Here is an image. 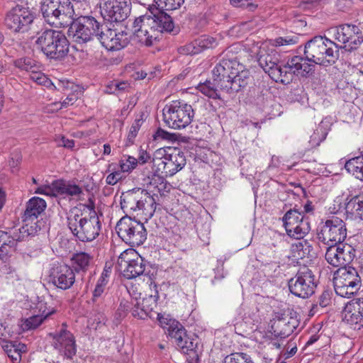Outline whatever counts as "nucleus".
<instances>
[{
    "label": "nucleus",
    "instance_id": "nucleus-32",
    "mask_svg": "<svg viewBox=\"0 0 363 363\" xmlns=\"http://www.w3.org/2000/svg\"><path fill=\"white\" fill-rule=\"evenodd\" d=\"M143 199V189H133L121 196V208L126 213L137 212L138 210L140 199Z\"/></svg>",
    "mask_w": 363,
    "mask_h": 363
},
{
    "label": "nucleus",
    "instance_id": "nucleus-50",
    "mask_svg": "<svg viewBox=\"0 0 363 363\" xmlns=\"http://www.w3.org/2000/svg\"><path fill=\"white\" fill-rule=\"evenodd\" d=\"M327 135V133L325 132L322 127L319 126L313 134L311 136L310 143L311 146H318L320 143L323 141Z\"/></svg>",
    "mask_w": 363,
    "mask_h": 363
},
{
    "label": "nucleus",
    "instance_id": "nucleus-20",
    "mask_svg": "<svg viewBox=\"0 0 363 363\" xmlns=\"http://www.w3.org/2000/svg\"><path fill=\"white\" fill-rule=\"evenodd\" d=\"M118 264L127 279L143 275L145 269L144 259L133 249L126 250L120 255Z\"/></svg>",
    "mask_w": 363,
    "mask_h": 363
},
{
    "label": "nucleus",
    "instance_id": "nucleus-12",
    "mask_svg": "<svg viewBox=\"0 0 363 363\" xmlns=\"http://www.w3.org/2000/svg\"><path fill=\"white\" fill-rule=\"evenodd\" d=\"M46 202L41 198L33 197L26 203L23 216V225L18 228L17 239H26L33 237L40 230L38 216L45 211Z\"/></svg>",
    "mask_w": 363,
    "mask_h": 363
},
{
    "label": "nucleus",
    "instance_id": "nucleus-6",
    "mask_svg": "<svg viewBox=\"0 0 363 363\" xmlns=\"http://www.w3.org/2000/svg\"><path fill=\"white\" fill-rule=\"evenodd\" d=\"M35 43L51 60H62L69 52V41L60 31L45 29L37 33Z\"/></svg>",
    "mask_w": 363,
    "mask_h": 363
},
{
    "label": "nucleus",
    "instance_id": "nucleus-10",
    "mask_svg": "<svg viewBox=\"0 0 363 363\" xmlns=\"http://www.w3.org/2000/svg\"><path fill=\"white\" fill-rule=\"evenodd\" d=\"M160 325L167 331L168 335L174 340L176 345L184 354L189 352H194L197 346L195 339L189 337L184 326L169 314L156 313Z\"/></svg>",
    "mask_w": 363,
    "mask_h": 363
},
{
    "label": "nucleus",
    "instance_id": "nucleus-62",
    "mask_svg": "<svg viewBox=\"0 0 363 363\" xmlns=\"http://www.w3.org/2000/svg\"><path fill=\"white\" fill-rule=\"evenodd\" d=\"M150 158V155L145 150H140L139 157L137 159L138 163L145 164Z\"/></svg>",
    "mask_w": 363,
    "mask_h": 363
},
{
    "label": "nucleus",
    "instance_id": "nucleus-54",
    "mask_svg": "<svg viewBox=\"0 0 363 363\" xmlns=\"http://www.w3.org/2000/svg\"><path fill=\"white\" fill-rule=\"evenodd\" d=\"M142 123H143L142 119H136L133 123V124L130 128L128 135V140L130 142H133V140L135 139V138L136 137L138 132L142 125Z\"/></svg>",
    "mask_w": 363,
    "mask_h": 363
},
{
    "label": "nucleus",
    "instance_id": "nucleus-63",
    "mask_svg": "<svg viewBox=\"0 0 363 363\" xmlns=\"http://www.w3.org/2000/svg\"><path fill=\"white\" fill-rule=\"evenodd\" d=\"M116 81L109 82L106 86V92L108 94H117V88L115 87Z\"/></svg>",
    "mask_w": 363,
    "mask_h": 363
},
{
    "label": "nucleus",
    "instance_id": "nucleus-51",
    "mask_svg": "<svg viewBox=\"0 0 363 363\" xmlns=\"http://www.w3.org/2000/svg\"><path fill=\"white\" fill-rule=\"evenodd\" d=\"M179 52L183 55H196L201 52L199 45H196V40L189 44L181 47Z\"/></svg>",
    "mask_w": 363,
    "mask_h": 363
},
{
    "label": "nucleus",
    "instance_id": "nucleus-35",
    "mask_svg": "<svg viewBox=\"0 0 363 363\" xmlns=\"http://www.w3.org/2000/svg\"><path fill=\"white\" fill-rule=\"evenodd\" d=\"M345 167L355 178L363 181V155L350 159L345 163Z\"/></svg>",
    "mask_w": 363,
    "mask_h": 363
},
{
    "label": "nucleus",
    "instance_id": "nucleus-55",
    "mask_svg": "<svg viewBox=\"0 0 363 363\" xmlns=\"http://www.w3.org/2000/svg\"><path fill=\"white\" fill-rule=\"evenodd\" d=\"M78 98H79L78 94H75L74 92L69 94L67 95V96L66 97V99L62 102L59 103V104H60L59 108L61 109L62 108H67L69 106L73 105L77 101ZM55 105H58V104H56Z\"/></svg>",
    "mask_w": 363,
    "mask_h": 363
},
{
    "label": "nucleus",
    "instance_id": "nucleus-27",
    "mask_svg": "<svg viewBox=\"0 0 363 363\" xmlns=\"http://www.w3.org/2000/svg\"><path fill=\"white\" fill-rule=\"evenodd\" d=\"M63 323L62 328L53 335L54 347L63 352L67 358H72L76 354V344L73 335L66 329Z\"/></svg>",
    "mask_w": 363,
    "mask_h": 363
},
{
    "label": "nucleus",
    "instance_id": "nucleus-42",
    "mask_svg": "<svg viewBox=\"0 0 363 363\" xmlns=\"http://www.w3.org/2000/svg\"><path fill=\"white\" fill-rule=\"evenodd\" d=\"M337 250V245L328 246L325 255V259L334 267H343L342 262L339 261L340 256Z\"/></svg>",
    "mask_w": 363,
    "mask_h": 363
},
{
    "label": "nucleus",
    "instance_id": "nucleus-24",
    "mask_svg": "<svg viewBox=\"0 0 363 363\" xmlns=\"http://www.w3.org/2000/svg\"><path fill=\"white\" fill-rule=\"evenodd\" d=\"M99 40L108 50H119L125 48L129 43L128 33L125 31L116 30L104 26L101 28Z\"/></svg>",
    "mask_w": 363,
    "mask_h": 363
},
{
    "label": "nucleus",
    "instance_id": "nucleus-44",
    "mask_svg": "<svg viewBox=\"0 0 363 363\" xmlns=\"http://www.w3.org/2000/svg\"><path fill=\"white\" fill-rule=\"evenodd\" d=\"M223 363H254L250 356L243 352H235L227 355Z\"/></svg>",
    "mask_w": 363,
    "mask_h": 363
},
{
    "label": "nucleus",
    "instance_id": "nucleus-29",
    "mask_svg": "<svg viewBox=\"0 0 363 363\" xmlns=\"http://www.w3.org/2000/svg\"><path fill=\"white\" fill-rule=\"evenodd\" d=\"M345 209L347 219L363 220V192L348 196L346 199Z\"/></svg>",
    "mask_w": 363,
    "mask_h": 363
},
{
    "label": "nucleus",
    "instance_id": "nucleus-40",
    "mask_svg": "<svg viewBox=\"0 0 363 363\" xmlns=\"http://www.w3.org/2000/svg\"><path fill=\"white\" fill-rule=\"evenodd\" d=\"M217 88H218L217 85L214 82L212 84L210 81L200 83L197 86V89L203 95L213 99H220Z\"/></svg>",
    "mask_w": 363,
    "mask_h": 363
},
{
    "label": "nucleus",
    "instance_id": "nucleus-25",
    "mask_svg": "<svg viewBox=\"0 0 363 363\" xmlns=\"http://www.w3.org/2000/svg\"><path fill=\"white\" fill-rule=\"evenodd\" d=\"M50 281L60 289H68L75 281L74 269L65 264H55L50 269Z\"/></svg>",
    "mask_w": 363,
    "mask_h": 363
},
{
    "label": "nucleus",
    "instance_id": "nucleus-48",
    "mask_svg": "<svg viewBox=\"0 0 363 363\" xmlns=\"http://www.w3.org/2000/svg\"><path fill=\"white\" fill-rule=\"evenodd\" d=\"M161 9L172 11L177 9L184 3V0H154Z\"/></svg>",
    "mask_w": 363,
    "mask_h": 363
},
{
    "label": "nucleus",
    "instance_id": "nucleus-64",
    "mask_svg": "<svg viewBox=\"0 0 363 363\" xmlns=\"http://www.w3.org/2000/svg\"><path fill=\"white\" fill-rule=\"evenodd\" d=\"M104 289L105 288H104L101 286L96 285V287L93 292L94 299H96V298L100 297L101 296V294L104 293Z\"/></svg>",
    "mask_w": 363,
    "mask_h": 363
},
{
    "label": "nucleus",
    "instance_id": "nucleus-2",
    "mask_svg": "<svg viewBox=\"0 0 363 363\" xmlns=\"http://www.w3.org/2000/svg\"><path fill=\"white\" fill-rule=\"evenodd\" d=\"M231 52V49L227 50L212 71L215 84L227 93L238 92L247 85L250 79L249 71L230 55Z\"/></svg>",
    "mask_w": 363,
    "mask_h": 363
},
{
    "label": "nucleus",
    "instance_id": "nucleus-36",
    "mask_svg": "<svg viewBox=\"0 0 363 363\" xmlns=\"http://www.w3.org/2000/svg\"><path fill=\"white\" fill-rule=\"evenodd\" d=\"M4 350L13 363H20L21 354L26 351V345L21 343L9 342L4 346Z\"/></svg>",
    "mask_w": 363,
    "mask_h": 363
},
{
    "label": "nucleus",
    "instance_id": "nucleus-3",
    "mask_svg": "<svg viewBox=\"0 0 363 363\" xmlns=\"http://www.w3.org/2000/svg\"><path fill=\"white\" fill-rule=\"evenodd\" d=\"M84 209L72 208L67 213V225L72 235L83 242L96 239L101 231V223L95 211L94 203L83 205Z\"/></svg>",
    "mask_w": 363,
    "mask_h": 363
},
{
    "label": "nucleus",
    "instance_id": "nucleus-34",
    "mask_svg": "<svg viewBox=\"0 0 363 363\" xmlns=\"http://www.w3.org/2000/svg\"><path fill=\"white\" fill-rule=\"evenodd\" d=\"M92 260L91 256L86 252H79L73 255L72 269L77 272H85Z\"/></svg>",
    "mask_w": 363,
    "mask_h": 363
},
{
    "label": "nucleus",
    "instance_id": "nucleus-22",
    "mask_svg": "<svg viewBox=\"0 0 363 363\" xmlns=\"http://www.w3.org/2000/svg\"><path fill=\"white\" fill-rule=\"evenodd\" d=\"M34 16L26 8L16 6L8 12L5 18V25L14 33L27 31L33 23Z\"/></svg>",
    "mask_w": 363,
    "mask_h": 363
},
{
    "label": "nucleus",
    "instance_id": "nucleus-39",
    "mask_svg": "<svg viewBox=\"0 0 363 363\" xmlns=\"http://www.w3.org/2000/svg\"><path fill=\"white\" fill-rule=\"evenodd\" d=\"M292 250L298 258L303 259L310 255L312 247L306 240L301 239L292 245Z\"/></svg>",
    "mask_w": 363,
    "mask_h": 363
},
{
    "label": "nucleus",
    "instance_id": "nucleus-26",
    "mask_svg": "<svg viewBox=\"0 0 363 363\" xmlns=\"http://www.w3.org/2000/svg\"><path fill=\"white\" fill-rule=\"evenodd\" d=\"M19 235V230L15 229L12 232V239L9 240V242L0 243V271L8 275L14 273L15 269L11 264V255L16 250V245L17 241H22L25 239H17Z\"/></svg>",
    "mask_w": 363,
    "mask_h": 363
},
{
    "label": "nucleus",
    "instance_id": "nucleus-11",
    "mask_svg": "<svg viewBox=\"0 0 363 363\" xmlns=\"http://www.w3.org/2000/svg\"><path fill=\"white\" fill-rule=\"evenodd\" d=\"M194 117L192 106L183 101H172L163 108L164 121L173 129L185 128L191 123Z\"/></svg>",
    "mask_w": 363,
    "mask_h": 363
},
{
    "label": "nucleus",
    "instance_id": "nucleus-60",
    "mask_svg": "<svg viewBox=\"0 0 363 363\" xmlns=\"http://www.w3.org/2000/svg\"><path fill=\"white\" fill-rule=\"evenodd\" d=\"M115 87L117 88V94H119L128 91L130 85L127 81H116Z\"/></svg>",
    "mask_w": 363,
    "mask_h": 363
},
{
    "label": "nucleus",
    "instance_id": "nucleus-58",
    "mask_svg": "<svg viewBox=\"0 0 363 363\" xmlns=\"http://www.w3.org/2000/svg\"><path fill=\"white\" fill-rule=\"evenodd\" d=\"M35 194H43L46 196H55L56 193L54 190L52 183L51 186L43 185L38 187L35 190Z\"/></svg>",
    "mask_w": 363,
    "mask_h": 363
},
{
    "label": "nucleus",
    "instance_id": "nucleus-59",
    "mask_svg": "<svg viewBox=\"0 0 363 363\" xmlns=\"http://www.w3.org/2000/svg\"><path fill=\"white\" fill-rule=\"evenodd\" d=\"M231 4L235 7H242L246 6L250 11H254L256 6L249 1L250 0H230Z\"/></svg>",
    "mask_w": 363,
    "mask_h": 363
},
{
    "label": "nucleus",
    "instance_id": "nucleus-30",
    "mask_svg": "<svg viewBox=\"0 0 363 363\" xmlns=\"http://www.w3.org/2000/svg\"><path fill=\"white\" fill-rule=\"evenodd\" d=\"M164 177L163 174L155 172V174L150 178V181L147 184V189H144L147 195L161 200L164 194L169 190V185L164 179Z\"/></svg>",
    "mask_w": 363,
    "mask_h": 363
},
{
    "label": "nucleus",
    "instance_id": "nucleus-18",
    "mask_svg": "<svg viewBox=\"0 0 363 363\" xmlns=\"http://www.w3.org/2000/svg\"><path fill=\"white\" fill-rule=\"evenodd\" d=\"M282 220L286 234L291 238L301 240L310 232L308 218L296 208L289 210Z\"/></svg>",
    "mask_w": 363,
    "mask_h": 363
},
{
    "label": "nucleus",
    "instance_id": "nucleus-49",
    "mask_svg": "<svg viewBox=\"0 0 363 363\" xmlns=\"http://www.w3.org/2000/svg\"><path fill=\"white\" fill-rule=\"evenodd\" d=\"M30 78L38 84L44 85L48 86L52 84L51 81L38 69H35L30 73Z\"/></svg>",
    "mask_w": 363,
    "mask_h": 363
},
{
    "label": "nucleus",
    "instance_id": "nucleus-47",
    "mask_svg": "<svg viewBox=\"0 0 363 363\" xmlns=\"http://www.w3.org/2000/svg\"><path fill=\"white\" fill-rule=\"evenodd\" d=\"M196 45H199L202 51L204 49L215 48L218 45V40L212 36L203 35L196 39Z\"/></svg>",
    "mask_w": 363,
    "mask_h": 363
},
{
    "label": "nucleus",
    "instance_id": "nucleus-16",
    "mask_svg": "<svg viewBox=\"0 0 363 363\" xmlns=\"http://www.w3.org/2000/svg\"><path fill=\"white\" fill-rule=\"evenodd\" d=\"M361 286V277L354 267H342L337 271L334 277L335 293L341 297H351L357 294Z\"/></svg>",
    "mask_w": 363,
    "mask_h": 363
},
{
    "label": "nucleus",
    "instance_id": "nucleus-9",
    "mask_svg": "<svg viewBox=\"0 0 363 363\" xmlns=\"http://www.w3.org/2000/svg\"><path fill=\"white\" fill-rule=\"evenodd\" d=\"M152 170L165 177L174 175L186 165L184 153L177 148L157 150L152 158Z\"/></svg>",
    "mask_w": 363,
    "mask_h": 363
},
{
    "label": "nucleus",
    "instance_id": "nucleus-31",
    "mask_svg": "<svg viewBox=\"0 0 363 363\" xmlns=\"http://www.w3.org/2000/svg\"><path fill=\"white\" fill-rule=\"evenodd\" d=\"M56 195L79 199L83 194L82 188L74 182L57 179L52 182Z\"/></svg>",
    "mask_w": 363,
    "mask_h": 363
},
{
    "label": "nucleus",
    "instance_id": "nucleus-61",
    "mask_svg": "<svg viewBox=\"0 0 363 363\" xmlns=\"http://www.w3.org/2000/svg\"><path fill=\"white\" fill-rule=\"evenodd\" d=\"M58 145L72 149L74 146V141L62 136L58 141Z\"/></svg>",
    "mask_w": 363,
    "mask_h": 363
},
{
    "label": "nucleus",
    "instance_id": "nucleus-19",
    "mask_svg": "<svg viewBox=\"0 0 363 363\" xmlns=\"http://www.w3.org/2000/svg\"><path fill=\"white\" fill-rule=\"evenodd\" d=\"M346 237L345 223L337 217L327 220L317 234L318 240L327 246L340 244Z\"/></svg>",
    "mask_w": 363,
    "mask_h": 363
},
{
    "label": "nucleus",
    "instance_id": "nucleus-5",
    "mask_svg": "<svg viewBox=\"0 0 363 363\" xmlns=\"http://www.w3.org/2000/svg\"><path fill=\"white\" fill-rule=\"evenodd\" d=\"M304 56L301 57L306 63L313 66L319 65L328 67L335 64L339 58V46L333 40L321 35H316L308 40L304 46Z\"/></svg>",
    "mask_w": 363,
    "mask_h": 363
},
{
    "label": "nucleus",
    "instance_id": "nucleus-23",
    "mask_svg": "<svg viewBox=\"0 0 363 363\" xmlns=\"http://www.w3.org/2000/svg\"><path fill=\"white\" fill-rule=\"evenodd\" d=\"M274 323L272 325L275 335L281 338L289 336L298 326V320L289 308L274 313Z\"/></svg>",
    "mask_w": 363,
    "mask_h": 363
},
{
    "label": "nucleus",
    "instance_id": "nucleus-53",
    "mask_svg": "<svg viewBox=\"0 0 363 363\" xmlns=\"http://www.w3.org/2000/svg\"><path fill=\"white\" fill-rule=\"evenodd\" d=\"M22 160L21 152L18 150H14L11 154V160H9V166L12 169L13 172L17 170L18 165L20 164Z\"/></svg>",
    "mask_w": 363,
    "mask_h": 363
},
{
    "label": "nucleus",
    "instance_id": "nucleus-7",
    "mask_svg": "<svg viewBox=\"0 0 363 363\" xmlns=\"http://www.w3.org/2000/svg\"><path fill=\"white\" fill-rule=\"evenodd\" d=\"M129 294L130 301L121 300L116 314L121 318L124 317L128 311H130L133 317L138 319L154 318L155 313H153V309L157 306L159 298L157 291H156L155 294L143 298L140 297V293H136L134 290L129 291Z\"/></svg>",
    "mask_w": 363,
    "mask_h": 363
},
{
    "label": "nucleus",
    "instance_id": "nucleus-37",
    "mask_svg": "<svg viewBox=\"0 0 363 363\" xmlns=\"http://www.w3.org/2000/svg\"><path fill=\"white\" fill-rule=\"evenodd\" d=\"M54 311L45 313V311L41 315H34L28 318L22 320L20 325L21 328L23 331H28L35 329L38 328L43 321L44 319L48 318L49 315L52 314Z\"/></svg>",
    "mask_w": 363,
    "mask_h": 363
},
{
    "label": "nucleus",
    "instance_id": "nucleus-4",
    "mask_svg": "<svg viewBox=\"0 0 363 363\" xmlns=\"http://www.w3.org/2000/svg\"><path fill=\"white\" fill-rule=\"evenodd\" d=\"M133 38L145 46H152L159 41L163 33L177 34L172 17L164 12L154 16H141L133 23Z\"/></svg>",
    "mask_w": 363,
    "mask_h": 363
},
{
    "label": "nucleus",
    "instance_id": "nucleus-28",
    "mask_svg": "<svg viewBox=\"0 0 363 363\" xmlns=\"http://www.w3.org/2000/svg\"><path fill=\"white\" fill-rule=\"evenodd\" d=\"M343 320L354 329L363 327V298L353 299L346 305Z\"/></svg>",
    "mask_w": 363,
    "mask_h": 363
},
{
    "label": "nucleus",
    "instance_id": "nucleus-46",
    "mask_svg": "<svg viewBox=\"0 0 363 363\" xmlns=\"http://www.w3.org/2000/svg\"><path fill=\"white\" fill-rule=\"evenodd\" d=\"M138 164V160L134 157L131 156H123L120 162H119V166H120V170L124 173V172H130L133 169H134Z\"/></svg>",
    "mask_w": 363,
    "mask_h": 363
},
{
    "label": "nucleus",
    "instance_id": "nucleus-43",
    "mask_svg": "<svg viewBox=\"0 0 363 363\" xmlns=\"http://www.w3.org/2000/svg\"><path fill=\"white\" fill-rule=\"evenodd\" d=\"M14 65L18 69L30 73L35 69H39L35 61L29 57L19 58L14 62Z\"/></svg>",
    "mask_w": 363,
    "mask_h": 363
},
{
    "label": "nucleus",
    "instance_id": "nucleus-33",
    "mask_svg": "<svg viewBox=\"0 0 363 363\" xmlns=\"http://www.w3.org/2000/svg\"><path fill=\"white\" fill-rule=\"evenodd\" d=\"M159 206H160V199L150 196L147 195V193L143 189V199H140L137 215L143 216L144 219L147 221L153 216Z\"/></svg>",
    "mask_w": 363,
    "mask_h": 363
},
{
    "label": "nucleus",
    "instance_id": "nucleus-1",
    "mask_svg": "<svg viewBox=\"0 0 363 363\" xmlns=\"http://www.w3.org/2000/svg\"><path fill=\"white\" fill-rule=\"evenodd\" d=\"M257 61L259 65L273 80L284 84L290 83L295 75L306 76L310 73L313 67L298 55L289 59L285 65H279L278 56L274 51L269 52L261 50Z\"/></svg>",
    "mask_w": 363,
    "mask_h": 363
},
{
    "label": "nucleus",
    "instance_id": "nucleus-41",
    "mask_svg": "<svg viewBox=\"0 0 363 363\" xmlns=\"http://www.w3.org/2000/svg\"><path fill=\"white\" fill-rule=\"evenodd\" d=\"M107 172H109L106 178V182L108 185L116 184L123 177V172L118 169L117 164L111 163L108 164Z\"/></svg>",
    "mask_w": 363,
    "mask_h": 363
},
{
    "label": "nucleus",
    "instance_id": "nucleus-8",
    "mask_svg": "<svg viewBox=\"0 0 363 363\" xmlns=\"http://www.w3.org/2000/svg\"><path fill=\"white\" fill-rule=\"evenodd\" d=\"M41 12L45 21L57 28L69 26L75 14L69 0H43Z\"/></svg>",
    "mask_w": 363,
    "mask_h": 363
},
{
    "label": "nucleus",
    "instance_id": "nucleus-14",
    "mask_svg": "<svg viewBox=\"0 0 363 363\" xmlns=\"http://www.w3.org/2000/svg\"><path fill=\"white\" fill-rule=\"evenodd\" d=\"M328 34L335 40L342 44L339 46L346 51L357 50L363 43V35L359 27L352 23H345L328 29Z\"/></svg>",
    "mask_w": 363,
    "mask_h": 363
},
{
    "label": "nucleus",
    "instance_id": "nucleus-52",
    "mask_svg": "<svg viewBox=\"0 0 363 363\" xmlns=\"http://www.w3.org/2000/svg\"><path fill=\"white\" fill-rule=\"evenodd\" d=\"M153 136L155 140H164L173 141L176 140L175 134L170 133L162 128H158Z\"/></svg>",
    "mask_w": 363,
    "mask_h": 363
},
{
    "label": "nucleus",
    "instance_id": "nucleus-38",
    "mask_svg": "<svg viewBox=\"0 0 363 363\" xmlns=\"http://www.w3.org/2000/svg\"><path fill=\"white\" fill-rule=\"evenodd\" d=\"M337 247H338L337 251L340 256L339 261L344 267L350 264L355 257V250L350 245L343 242L337 244Z\"/></svg>",
    "mask_w": 363,
    "mask_h": 363
},
{
    "label": "nucleus",
    "instance_id": "nucleus-45",
    "mask_svg": "<svg viewBox=\"0 0 363 363\" xmlns=\"http://www.w3.org/2000/svg\"><path fill=\"white\" fill-rule=\"evenodd\" d=\"M299 35L297 34L287 35L283 37H279L273 40L272 45L274 46H288L294 45L298 43Z\"/></svg>",
    "mask_w": 363,
    "mask_h": 363
},
{
    "label": "nucleus",
    "instance_id": "nucleus-21",
    "mask_svg": "<svg viewBox=\"0 0 363 363\" xmlns=\"http://www.w3.org/2000/svg\"><path fill=\"white\" fill-rule=\"evenodd\" d=\"M130 4L127 0H100V12L104 20L122 22L130 13Z\"/></svg>",
    "mask_w": 363,
    "mask_h": 363
},
{
    "label": "nucleus",
    "instance_id": "nucleus-56",
    "mask_svg": "<svg viewBox=\"0 0 363 363\" xmlns=\"http://www.w3.org/2000/svg\"><path fill=\"white\" fill-rule=\"evenodd\" d=\"M332 294L329 291H324L319 296L318 304L322 308L328 306L331 303Z\"/></svg>",
    "mask_w": 363,
    "mask_h": 363
},
{
    "label": "nucleus",
    "instance_id": "nucleus-13",
    "mask_svg": "<svg viewBox=\"0 0 363 363\" xmlns=\"http://www.w3.org/2000/svg\"><path fill=\"white\" fill-rule=\"evenodd\" d=\"M116 230L120 238L130 246H139L147 239V231L140 221L125 216L117 223Z\"/></svg>",
    "mask_w": 363,
    "mask_h": 363
},
{
    "label": "nucleus",
    "instance_id": "nucleus-15",
    "mask_svg": "<svg viewBox=\"0 0 363 363\" xmlns=\"http://www.w3.org/2000/svg\"><path fill=\"white\" fill-rule=\"evenodd\" d=\"M69 35L78 43L90 41L94 36L99 39L101 25L94 17L80 15L76 21L69 24Z\"/></svg>",
    "mask_w": 363,
    "mask_h": 363
},
{
    "label": "nucleus",
    "instance_id": "nucleus-17",
    "mask_svg": "<svg viewBox=\"0 0 363 363\" xmlns=\"http://www.w3.org/2000/svg\"><path fill=\"white\" fill-rule=\"evenodd\" d=\"M317 280L313 271L303 266L300 267L295 276L289 281V289L294 296L307 298L315 293Z\"/></svg>",
    "mask_w": 363,
    "mask_h": 363
},
{
    "label": "nucleus",
    "instance_id": "nucleus-57",
    "mask_svg": "<svg viewBox=\"0 0 363 363\" xmlns=\"http://www.w3.org/2000/svg\"><path fill=\"white\" fill-rule=\"evenodd\" d=\"M318 4V0H299L298 7L303 11H308L314 9Z\"/></svg>",
    "mask_w": 363,
    "mask_h": 363
}]
</instances>
